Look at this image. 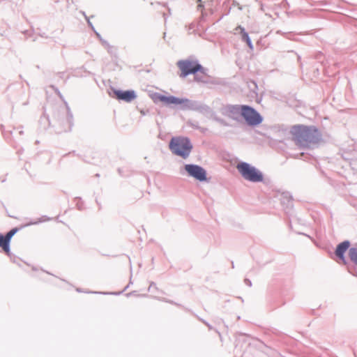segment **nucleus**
<instances>
[{"label":"nucleus","mask_w":357,"mask_h":357,"mask_svg":"<svg viewBox=\"0 0 357 357\" xmlns=\"http://www.w3.org/2000/svg\"><path fill=\"white\" fill-rule=\"evenodd\" d=\"M290 133L292 140L301 147H307L312 144L318 143L321 137L318 129L312 126H294L290 130Z\"/></svg>","instance_id":"nucleus-1"},{"label":"nucleus","mask_w":357,"mask_h":357,"mask_svg":"<svg viewBox=\"0 0 357 357\" xmlns=\"http://www.w3.org/2000/svg\"><path fill=\"white\" fill-rule=\"evenodd\" d=\"M169 149L176 155L186 158L190 155L192 145L188 138L185 137H174L169 142Z\"/></svg>","instance_id":"nucleus-2"},{"label":"nucleus","mask_w":357,"mask_h":357,"mask_svg":"<svg viewBox=\"0 0 357 357\" xmlns=\"http://www.w3.org/2000/svg\"><path fill=\"white\" fill-rule=\"evenodd\" d=\"M236 168L246 180L252 182H259L263 179L261 173L248 163L241 162L238 164Z\"/></svg>","instance_id":"nucleus-3"},{"label":"nucleus","mask_w":357,"mask_h":357,"mask_svg":"<svg viewBox=\"0 0 357 357\" xmlns=\"http://www.w3.org/2000/svg\"><path fill=\"white\" fill-rule=\"evenodd\" d=\"M177 66L181 70L180 77H185L190 74H195L198 71L204 73V68L197 61L193 60H181L177 62Z\"/></svg>","instance_id":"nucleus-4"},{"label":"nucleus","mask_w":357,"mask_h":357,"mask_svg":"<svg viewBox=\"0 0 357 357\" xmlns=\"http://www.w3.org/2000/svg\"><path fill=\"white\" fill-rule=\"evenodd\" d=\"M241 115L250 126H256L262 121L259 114L252 107L246 105L241 107Z\"/></svg>","instance_id":"nucleus-5"},{"label":"nucleus","mask_w":357,"mask_h":357,"mask_svg":"<svg viewBox=\"0 0 357 357\" xmlns=\"http://www.w3.org/2000/svg\"><path fill=\"white\" fill-rule=\"evenodd\" d=\"M155 100L161 102L166 105H183L189 107L190 100L187 98H179L175 96H166L161 94L155 95Z\"/></svg>","instance_id":"nucleus-6"},{"label":"nucleus","mask_w":357,"mask_h":357,"mask_svg":"<svg viewBox=\"0 0 357 357\" xmlns=\"http://www.w3.org/2000/svg\"><path fill=\"white\" fill-rule=\"evenodd\" d=\"M185 169L188 174L195 179L204 181L206 180V172L201 167L195 165H186Z\"/></svg>","instance_id":"nucleus-7"},{"label":"nucleus","mask_w":357,"mask_h":357,"mask_svg":"<svg viewBox=\"0 0 357 357\" xmlns=\"http://www.w3.org/2000/svg\"><path fill=\"white\" fill-rule=\"evenodd\" d=\"M17 231V228H13L8 231L6 236L0 234V248H2L3 250L7 255H9L10 253V241Z\"/></svg>","instance_id":"nucleus-8"},{"label":"nucleus","mask_w":357,"mask_h":357,"mask_svg":"<svg viewBox=\"0 0 357 357\" xmlns=\"http://www.w3.org/2000/svg\"><path fill=\"white\" fill-rule=\"evenodd\" d=\"M113 93L116 99L126 102L132 101L137 97L134 91L114 90Z\"/></svg>","instance_id":"nucleus-9"},{"label":"nucleus","mask_w":357,"mask_h":357,"mask_svg":"<svg viewBox=\"0 0 357 357\" xmlns=\"http://www.w3.org/2000/svg\"><path fill=\"white\" fill-rule=\"evenodd\" d=\"M224 114L232 119L237 120L241 115V107L238 106H229L224 110Z\"/></svg>","instance_id":"nucleus-10"},{"label":"nucleus","mask_w":357,"mask_h":357,"mask_svg":"<svg viewBox=\"0 0 357 357\" xmlns=\"http://www.w3.org/2000/svg\"><path fill=\"white\" fill-rule=\"evenodd\" d=\"M349 247V241H344L340 243L335 250V255L342 261H344V254Z\"/></svg>","instance_id":"nucleus-11"},{"label":"nucleus","mask_w":357,"mask_h":357,"mask_svg":"<svg viewBox=\"0 0 357 357\" xmlns=\"http://www.w3.org/2000/svg\"><path fill=\"white\" fill-rule=\"evenodd\" d=\"M234 34H241L242 39L245 40L249 47H252L251 40L248 36V34L245 31L244 29L241 26L236 27L234 30Z\"/></svg>","instance_id":"nucleus-12"},{"label":"nucleus","mask_w":357,"mask_h":357,"mask_svg":"<svg viewBox=\"0 0 357 357\" xmlns=\"http://www.w3.org/2000/svg\"><path fill=\"white\" fill-rule=\"evenodd\" d=\"M349 254L351 260L357 265V249L351 248Z\"/></svg>","instance_id":"nucleus-13"}]
</instances>
